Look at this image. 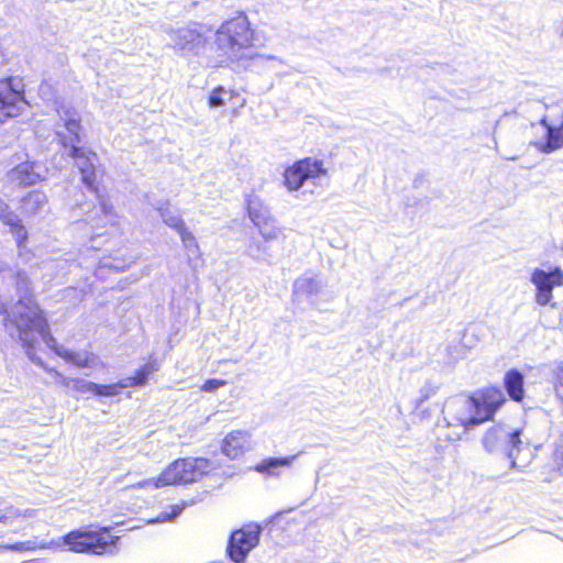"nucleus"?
Masks as SVG:
<instances>
[{
	"label": "nucleus",
	"mask_w": 563,
	"mask_h": 563,
	"mask_svg": "<svg viewBox=\"0 0 563 563\" xmlns=\"http://www.w3.org/2000/svg\"><path fill=\"white\" fill-rule=\"evenodd\" d=\"M16 325L19 329V338L27 345H32L38 338L46 346L54 351L56 355L71 363L78 368H104V363L92 352L88 351H70L59 345L55 338L49 333L48 323L41 311L35 306H30L23 301L16 306L14 311Z\"/></svg>",
	"instance_id": "3"
},
{
	"label": "nucleus",
	"mask_w": 563,
	"mask_h": 563,
	"mask_svg": "<svg viewBox=\"0 0 563 563\" xmlns=\"http://www.w3.org/2000/svg\"><path fill=\"white\" fill-rule=\"evenodd\" d=\"M449 441L460 440L467 431L487 420V413H479L475 397L459 396L449 399L443 407Z\"/></svg>",
	"instance_id": "5"
},
{
	"label": "nucleus",
	"mask_w": 563,
	"mask_h": 563,
	"mask_svg": "<svg viewBox=\"0 0 563 563\" xmlns=\"http://www.w3.org/2000/svg\"><path fill=\"white\" fill-rule=\"evenodd\" d=\"M269 242L253 241L247 246V254L256 261L273 263L275 256L268 245Z\"/></svg>",
	"instance_id": "24"
},
{
	"label": "nucleus",
	"mask_w": 563,
	"mask_h": 563,
	"mask_svg": "<svg viewBox=\"0 0 563 563\" xmlns=\"http://www.w3.org/2000/svg\"><path fill=\"white\" fill-rule=\"evenodd\" d=\"M183 509H184V506L175 505L172 507V510L169 512L163 511L156 518L151 519L148 522L150 523H159V522L172 521L181 514Z\"/></svg>",
	"instance_id": "33"
},
{
	"label": "nucleus",
	"mask_w": 563,
	"mask_h": 563,
	"mask_svg": "<svg viewBox=\"0 0 563 563\" xmlns=\"http://www.w3.org/2000/svg\"><path fill=\"white\" fill-rule=\"evenodd\" d=\"M0 220L2 221L3 224H5L10 228V231L13 234L18 246L21 247L22 244L27 239V231L21 224L19 217L10 210L9 206L1 198H0Z\"/></svg>",
	"instance_id": "18"
},
{
	"label": "nucleus",
	"mask_w": 563,
	"mask_h": 563,
	"mask_svg": "<svg viewBox=\"0 0 563 563\" xmlns=\"http://www.w3.org/2000/svg\"><path fill=\"white\" fill-rule=\"evenodd\" d=\"M19 340L23 343L24 347L26 349V354L29 355V357H30V358H31L35 364L43 366V369H46V366H44V365H43V363L41 362V360H40V358H36V357L34 356L33 351H32V350H33V347H34V345L38 342V340H42V339H41V338H38L36 341H34V342H33V344H32V345H27V344H25V343H24L20 338H19Z\"/></svg>",
	"instance_id": "38"
},
{
	"label": "nucleus",
	"mask_w": 563,
	"mask_h": 563,
	"mask_svg": "<svg viewBox=\"0 0 563 563\" xmlns=\"http://www.w3.org/2000/svg\"><path fill=\"white\" fill-rule=\"evenodd\" d=\"M16 288L23 295L18 300V302L11 308L10 312H8L7 318H5V327L12 336L16 335L19 338V329H18L16 321H15V319H18V317H14V311L16 310V306L20 305L21 302L25 301L30 306L32 305L37 308H40V307L37 306V303L33 300V298L31 296L30 280L24 273L18 274ZM38 310L42 311L41 309H38ZM41 313L43 314V312H41Z\"/></svg>",
	"instance_id": "14"
},
{
	"label": "nucleus",
	"mask_w": 563,
	"mask_h": 563,
	"mask_svg": "<svg viewBox=\"0 0 563 563\" xmlns=\"http://www.w3.org/2000/svg\"><path fill=\"white\" fill-rule=\"evenodd\" d=\"M540 123L547 129V142L541 145V152L552 153L563 147V123L558 128L548 124L545 119H542Z\"/></svg>",
	"instance_id": "21"
},
{
	"label": "nucleus",
	"mask_w": 563,
	"mask_h": 563,
	"mask_svg": "<svg viewBox=\"0 0 563 563\" xmlns=\"http://www.w3.org/2000/svg\"><path fill=\"white\" fill-rule=\"evenodd\" d=\"M210 463L206 459H179L166 467L157 478H150L137 484L139 487L158 488L197 482L209 472Z\"/></svg>",
	"instance_id": "6"
},
{
	"label": "nucleus",
	"mask_w": 563,
	"mask_h": 563,
	"mask_svg": "<svg viewBox=\"0 0 563 563\" xmlns=\"http://www.w3.org/2000/svg\"><path fill=\"white\" fill-rule=\"evenodd\" d=\"M221 64H231L243 69L261 66L265 62L278 60L272 55L257 54L253 49V31L245 15L223 22L214 33L213 41Z\"/></svg>",
	"instance_id": "2"
},
{
	"label": "nucleus",
	"mask_w": 563,
	"mask_h": 563,
	"mask_svg": "<svg viewBox=\"0 0 563 563\" xmlns=\"http://www.w3.org/2000/svg\"><path fill=\"white\" fill-rule=\"evenodd\" d=\"M118 538L109 534V529L101 530L77 529L73 530L63 537L62 540L52 541L49 543L37 544L35 540H27L24 542H16L8 545H0V550H12L16 552H24L41 549H57L67 547L69 551L76 553H87L93 555L113 554L117 551Z\"/></svg>",
	"instance_id": "4"
},
{
	"label": "nucleus",
	"mask_w": 563,
	"mask_h": 563,
	"mask_svg": "<svg viewBox=\"0 0 563 563\" xmlns=\"http://www.w3.org/2000/svg\"><path fill=\"white\" fill-rule=\"evenodd\" d=\"M47 170L38 163L24 162L14 167L10 177L20 185H34L45 179Z\"/></svg>",
	"instance_id": "15"
},
{
	"label": "nucleus",
	"mask_w": 563,
	"mask_h": 563,
	"mask_svg": "<svg viewBox=\"0 0 563 563\" xmlns=\"http://www.w3.org/2000/svg\"><path fill=\"white\" fill-rule=\"evenodd\" d=\"M230 93L221 86L214 88L210 96L208 103L211 108H218L225 104V97Z\"/></svg>",
	"instance_id": "31"
},
{
	"label": "nucleus",
	"mask_w": 563,
	"mask_h": 563,
	"mask_svg": "<svg viewBox=\"0 0 563 563\" xmlns=\"http://www.w3.org/2000/svg\"><path fill=\"white\" fill-rule=\"evenodd\" d=\"M555 391L558 397L563 401V363L556 368Z\"/></svg>",
	"instance_id": "37"
},
{
	"label": "nucleus",
	"mask_w": 563,
	"mask_h": 563,
	"mask_svg": "<svg viewBox=\"0 0 563 563\" xmlns=\"http://www.w3.org/2000/svg\"><path fill=\"white\" fill-rule=\"evenodd\" d=\"M179 236L181 239L184 247L188 251L189 256L197 255L199 252V247L194 234L190 231H188L187 228H185L179 232Z\"/></svg>",
	"instance_id": "28"
},
{
	"label": "nucleus",
	"mask_w": 563,
	"mask_h": 563,
	"mask_svg": "<svg viewBox=\"0 0 563 563\" xmlns=\"http://www.w3.org/2000/svg\"><path fill=\"white\" fill-rule=\"evenodd\" d=\"M47 203L46 195L42 191H32L22 200V210L26 214L41 212Z\"/></svg>",
	"instance_id": "23"
},
{
	"label": "nucleus",
	"mask_w": 563,
	"mask_h": 563,
	"mask_svg": "<svg viewBox=\"0 0 563 563\" xmlns=\"http://www.w3.org/2000/svg\"><path fill=\"white\" fill-rule=\"evenodd\" d=\"M325 175L321 161L306 158L295 163L284 173V183L288 190L300 189L306 183L317 184V180Z\"/></svg>",
	"instance_id": "9"
},
{
	"label": "nucleus",
	"mask_w": 563,
	"mask_h": 563,
	"mask_svg": "<svg viewBox=\"0 0 563 563\" xmlns=\"http://www.w3.org/2000/svg\"><path fill=\"white\" fill-rule=\"evenodd\" d=\"M161 218L165 222L166 225L169 228L175 229L178 233L184 230L186 227L184 224V221L180 219V217L170 210L166 209H159Z\"/></svg>",
	"instance_id": "27"
},
{
	"label": "nucleus",
	"mask_w": 563,
	"mask_h": 563,
	"mask_svg": "<svg viewBox=\"0 0 563 563\" xmlns=\"http://www.w3.org/2000/svg\"><path fill=\"white\" fill-rule=\"evenodd\" d=\"M253 449L252 434L245 430H233L222 441V453L231 460L243 456Z\"/></svg>",
	"instance_id": "13"
},
{
	"label": "nucleus",
	"mask_w": 563,
	"mask_h": 563,
	"mask_svg": "<svg viewBox=\"0 0 563 563\" xmlns=\"http://www.w3.org/2000/svg\"><path fill=\"white\" fill-rule=\"evenodd\" d=\"M122 384V379L115 384L100 385L96 384L95 396L97 397H113L119 394L121 388H125Z\"/></svg>",
	"instance_id": "29"
},
{
	"label": "nucleus",
	"mask_w": 563,
	"mask_h": 563,
	"mask_svg": "<svg viewBox=\"0 0 563 563\" xmlns=\"http://www.w3.org/2000/svg\"><path fill=\"white\" fill-rule=\"evenodd\" d=\"M158 367V362L156 360H152L147 362L144 366L139 368L133 376L123 378L121 385H123L126 388L144 386L148 379V376L156 372Z\"/></svg>",
	"instance_id": "22"
},
{
	"label": "nucleus",
	"mask_w": 563,
	"mask_h": 563,
	"mask_svg": "<svg viewBox=\"0 0 563 563\" xmlns=\"http://www.w3.org/2000/svg\"><path fill=\"white\" fill-rule=\"evenodd\" d=\"M33 514V510H20L19 508L13 507L5 500H0V522L11 523L14 519L19 517L30 518Z\"/></svg>",
	"instance_id": "25"
},
{
	"label": "nucleus",
	"mask_w": 563,
	"mask_h": 563,
	"mask_svg": "<svg viewBox=\"0 0 563 563\" xmlns=\"http://www.w3.org/2000/svg\"><path fill=\"white\" fill-rule=\"evenodd\" d=\"M170 45L183 56H198L205 53L207 38L205 27L197 23H191L178 29L168 31Z\"/></svg>",
	"instance_id": "8"
},
{
	"label": "nucleus",
	"mask_w": 563,
	"mask_h": 563,
	"mask_svg": "<svg viewBox=\"0 0 563 563\" xmlns=\"http://www.w3.org/2000/svg\"><path fill=\"white\" fill-rule=\"evenodd\" d=\"M84 298V291L81 289H77L75 287H68L63 290V299H65L69 305H77Z\"/></svg>",
	"instance_id": "34"
},
{
	"label": "nucleus",
	"mask_w": 563,
	"mask_h": 563,
	"mask_svg": "<svg viewBox=\"0 0 563 563\" xmlns=\"http://www.w3.org/2000/svg\"><path fill=\"white\" fill-rule=\"evenodd\" d=\"M478 400L479 413H487V420H489L495 411L504 404L505 396L501 389L489 387L483 390Z\"/></svg>",
	"instance_id": "19"
},
{
	"label": "nucleus",
	"mask_w": 563,
	"mask_h": 563,
	"mask_svg": "<svg viewBox=\"0 0 563 563\" xmlns=\"http://www.w3.org/2000/svg\"><path fill=\"white\" fill-rule=\"evenodd\" d=\"M260 533L261 528L257 525H249L232 532L228 544L230 559L235 563L244 562L249 552L257 545Z\"/></svg>",
	"instance_id": "12"
},
{
	"label": "nucleus",
	"mask_w": 563,
	"mask_h": 563,
	"mask_svg": "<svg viewBox=\"0 0 563 563\" xmlns=\"http://www.w3.org/2000/svg\"><path fill=\"white\" fill-rule=\"evenodd\" d=\"M225 384H227V382L223 379H216V378L208 379L201 386V390L207 391V393H212V391L217 390L218 388L223 387Z\"/></svg>",
	"instance_id": "36"
},
{
	"label": "nucleus",
	"mask_w": 563,
	"mask_h": 563,
	"mask_svg": "<svg viewBox=\"0 0 563 563\" xmlns=\"http://www.w3.org/2000/svg\"><path fill=\"white\" fill-rule=\"evenodd\" d=\"M325 283L321 275L313 272H306L294 283V294L297 296L312 297L317 296L324 287Z\"/></svg>",
	"instance_id": "16"
},
{
	"label": "nucleus",
	"mask_w": 563,
	"mask_h": 563,
	"mask_svg": "<svg viewBox=\"0 0 563 563\" xmlns=\"http://www.w3.org/2000/svg\"><path fill=\"white\" fill-rule=\"evenodd\" d=\"M25 104L23 85L20 79L0 80V121L19 115Z\"/></svg>",
	"instance_id": "10"
},
{
	"label": "nucleus",
	"mask_w": 563,
	"mask_h": 563,
	"mask_svg": "<svg viewBox=\"0 0 563 563\" xmlns=\"http://www.w3.org/2000/svg\"><path fill=\"white\" fill-rule=\"evenodd\" d=\"M258 205L256 200H250L247 205L249 216L256 227H261V224L266 221V211L258 209Z\"/></svg>",
	"instance_id": "30"
},
{
	"label": "nucleus",
	"mask_w": 563,
	"mask_h": 563,
	"mask_svg": "<svg viewBox=\"0 0 563 563\" xmlns=\"http://www.w3.org/2000/svg\"><path fill=\"white\" fill-rule=\"evenodd\" d=\"M55 266L60 268V269H65L66 266H67V262L66 261H59V262L55 263Z\"/></svg>",
	"instance_id": "39"
},
{
	"label": "nucleus",
	"mask_w": 563,
	"mask_h": 563,
	"mask_svg": "<svg viewBox=\"0 0 563 563\" xmlns=\"http://www.w3.org/2000/svg\"><path fill=\"white\" fill-rule=\"evenodd\" d=\"M96 383L86 380L84 378H74L73 386L69 393L79 395L95 396Z\"/></svg>",
	"instance_id": "26"
},
{
	"label": "nucleus",
	"mask_w": 563,
	"mask_h": 563,
	"mask_svg": "<svg viewBox=\"0 0 563 563\" xmlns=\"http://www.w3.org/2000/svg\"><path fill=\"white\" fill-rule=\"evenodd\" d=\"M530 282L536 288V303L555 307V303H552V292L555 287L563 286V271L560 267H554L549 272L534 268L531 273Z\"/></svg>",
	"instance_id": "11"
},
{
	"label": "nucleus",
	"mask_w": 563,
	"mask_h": 563,
	"mask_svg": "<svg viewBox=\"0 0 563 563\" xmlns=\"http://www.w3.org/2000/svg\"><path fill=\"white\" fill-rule=\"evenodd\" d=\"M504 382L507 393L511 399L515 401H521L525 396L523 375L517 369H510L506 373Z\"/></svg>",
	"instance_id": "20"
},
{
	"label": "nucleus",
	"mask_w": 563,
	"mask_h": 563,
	"mask_svg": "<svg viewBox=\"0 0 563 563\" xmlns=\"http://www.w3.org/2000/svg\"><path fill=\"white\" fill-rule=\"evenodd\" d=\"M300 454L299 452L285 457L263 459L254 466V471L268 477H279L283 474V468L290 467Z\"/></svg>",
	"instance_id": "17"
},
{
	"label": "nucleus",
	"mask_w": 563,
	"mask_h": 563,
	"mask_svg": "<svg viewBox=\"0 0 563 563\" xmlns=\"http://www.w3.org/2000/svg\"><path fill=\"white\" fill-rule=\"evenodd\" d=\"M57 113L62 122V124H58L56 128L58 142L67 150V155L74 159L75 166L81 176L82 184L87 189L95 192L98 198L99 207L96 208L93 216H87L85 221L90 223L93 228L115 224L117 214L113 210V206L98 194L97 164L99 157L95 152L78 146L81 132L78 111L69 104L62 103L57 108Z\"/></svg>",
	"instance_id": "1"
},
{
	"label": "nucleus",
	"mask_w": 563,
	"mask_h": 563,
	"mask_svg": "<svg viewBox=\"0 0 563 563\" xmlns=\"http://www.w3.org/2000/svg\"><path fill=\"white\" fill-rule=\"evenodd\" d=\"M260 229V233L265 242H272L278 239L280 234V229L268 224L266 221H264L261 227H257Z\"/></svg>",
	"instance_id": "32"
},
{
	"label": "nucleus",
	"mask_w": 563,
	"mask_h": 563,
	"mask_svg": "<svg viewBox=\"0 0 563 563\" xmlns=\"http://www.w3.org/2000/svg\"><path fill=\"white\" fill-rule=\"evenodd\" d=\"M483 446L490 454L505 455L514 468L525 467L519 464V453L523 442L520 440V430L497 424L489 428L483 437Z\"/></svg>",
	"instance_id": "7"
},
{
	"label": "nucleus",
	"mask_w": 563,
	"mask_h": 563,
	"mask_svg": "<svg viewBox=\"0 0 563 563\" xmlns=\"http://www.w3.org/2000/svg\"><path fill=\"white\" fill-rule=\"evenodd\" d=\"M49 373L53 375L54 380L57 385L65 387L66 389H68V391H70L74 378L66 377L63 374H60L59 372L54 371V369H49Z\"/></svg>",
	"instance_id": "35"
}]
</instances>
